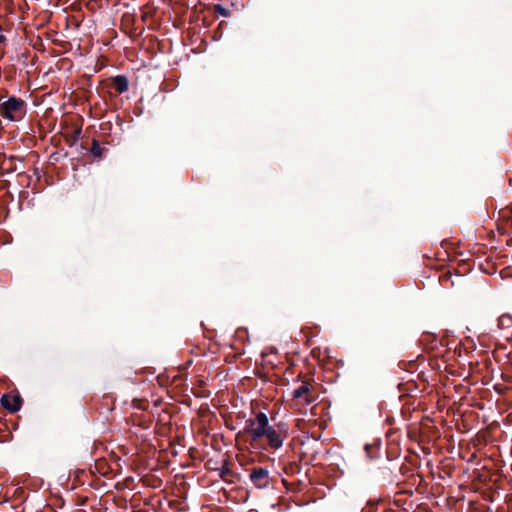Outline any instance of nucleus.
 Returning <instances> with one entry per match:
<instances>
[{
  "mask_svg": "<svg viewBox=\"0 0 512 512\" xmlns=\"http://www.w3.org/2000/svg\"><path fill=\"white\" fill-rule=\"evenodd\" d=\"M498 327L500 329H510L512 327V315L502 314L498 318Z\"/></svg>",
  "mask_w": 512,
  "mask_h": 512,
  "instance_id": "obj_7",
  "label": "nucleus"
},
{
  "mask_svg": "<svg viewBox=\"0 0 512 512\" xmlns=\"http://www.w3.org/2000/svg\"><path fill=\"white\" fill-rule=\"evenodd\" d=\"M214 10H215V12H217V13L221 14L222 16H225V17H226V16H228V15H229L228 10H227L226 8H224L222 5H219V4H218V5H215V6H214Z\"/></svg>",
  "mask_w": 512,
  "mask_h": 512,
  "instance_id": "obj_9",
  "label": "nucleus"
},
{
  "mask_svg": "<svg viewBox=\"0 0 512 512\" xmlns=\"http://www.w3.org/2000/svg\"><path fill=\"white\" fill-rule=\"evenodd\" d=\"M228 473H230V470L228 468L223 467L221 471V477L224 479Z\"/></svg>",
  "mask_w": 512,
  "mask_h": 512,
  "instance_id": "obj_11",
  "label": "nucleus"
},
{
  "mask_svg": "<svg viewBox=\"0 0 512 512\" xmlns=\"http://www.w3.org/2000/svg\"><path fill=\"white\" fill-rule=\"evenodd\" d=\"M312 389L313 386L308 381H303L299 387L294 389L292 393V407L300 410L302 407L310 405L314 401V397L311 392Z\"/></svg>",
  "mask_w": 512,
  "mask_h": 512,
  "instance_id": "obj_3",
  "label": "nucleus"
},
{
  "mask_svg": "<svg viewBox=\"0 0 512 512\" xmlns=\"http://www.w3.org/2000/svg\"><path fill=\"white\" fill-rule=\"evenodd\" d=\"M249 478L256 488H266L270 484V474L268 469L263 467L252 468Z\"/></svg>",
  "mask_w": 512,
  "mask_h": 512,
  "instance_id": "obj_4",
  "label": "nucleus"
},
{
  "mask_svg": "<svg viewBox=\"0 0 512 512\" xmlns=\"http://www.w3.org/2000/svg\"><path fill=\"white\" fill-rule=\"evenodd\" d=\"M6 36L4 35L3 33V29L2 27L0 26V44H5L6 43Z\"/></svg>",
  "mask_w": 512,
  "mask_h": 512,
  "instance_id": "obj_10",
  "label": "nucleus"
},
{
  "mask_svg": "<svg viewBox=\"0 0 512 512\" xmlns=\"http://www.w3.org/2000/svg\"><path fill=\"white\" fill-rule=\"evenodd\" d=\"M288 432L286 424L278 423L276 426H272L268 416L264 412H258L254 418L245 421V427L242 432L237 434V437L247 435L250 449L264 448L262 442L265 439L271 449L278 450L288 437Z\"/></svg>",
  "mask_w": 512,
  "mask_h": 512,
  "instance_id": "obj_1",
  "label": "nucleus"
},
{
  "mask_svg": "<svg viewBox=\"0 0 512 512\" xmlns=\"http://www.w3.org/2000/svg\"><path fill=\"white\" fill-rule=\"evenodd\" d=\"M91 153L96 157L102 156V148L97 141L92 142Z\"/></svg>",
  "mask_w": 512,
  "mask_h": 512,
  "instance_id": "obj_8",
  "label": "nucleus"
},
{
  "mask_svg": "<svg viewBox=\"0 0 512 512\" xmlns=\"http://www.w3.org/2000/svg\"><path fill=\"white\" fill-rule=\"evenodd\" d=\"M22 402L19 394H4L0 399L1 405L11 413L17 412L21 408Z\"/></svg>",
  "mask_w": 512,
  "mask_h": 512,
  "instance_id": "obj_5",
  "label": "nucleus"
},
{
  "mask_svg": "<svg viewBox=\"0 0 512 512\" xmlns=\"http://www.w3.org/2000/svg\"><path fill=\"white\" fill-rule=\"evenodd\" d=\"M113 87L117 93H124L128 90L129 83L125 76H116L113 78Z\"/></svg>",
  "mask_w": 512,
  "mask_h": 512,
  "instance_id": "obj_6",
  "label": "nucleus"
},
{
  "mask_svg": "<svg viewBox=\"0 0 512 512\" xmlns=\"http://www.w3.org/2000/svg\"><path fill=\"white\" fill-rule=\"evenodd\" d=\"M26 113V103L16 97H10L0 104V115L10 121H19Z\"/></svg>",
  "mask_w": 512,
  "mask_h": 512,
  "instance_id": "obj_2",
  "label": "nucleus"
}]
</instances>
